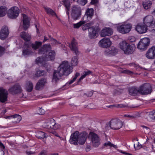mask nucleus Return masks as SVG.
I'll return each instance as SVG.
<instances>
[{
    "mask_svg": "<svg viewBox=\"0 0 155 155\" xmlns=\"http://www.w3.org/2000/svg\"><path fill=\"white\" fill-rule=\"evenodd\" d=\"M43 126L48 129H51L54 130H57L60 127V125L58 123H56L55 120L53 119L49 120L45 122Z\"/></svg>",
    "mask_w": 155,
    "mask_h": 155,
    "instance_id": "20e7f679",
    "label": "nucleus"
},
{
    "mask_svg": "<svg viewBox=\"0 0 155 155\" xmlns=\"http://www.w3.org/2000/svg\"><path fill=\"white\" fill-rule=\"evenodd\" d=\"M147 27L144 24H138L135 27L136 30L139 34H142L146 32L147 30Z\"/></svg>",
    "mask_w": 155,
    "mask_h": 155,
    "instance_id": "4be33fe9",
    "label": "nucleus"
},
{
    "mask_svg": "<svg viewBox=\"0 0 155 155\" xmlns=\"http://www.w3.org/2000/svg\"><path fill=\"white\" fill-rule=\"evenodd\" d=\"M110 128L113 130H118L123 126L122 122L119 120H112L110 121Z\"/></svg>",
    "mask_w": 155,
    "mask_h": 155,
    "instance_id": "ddd939ff",
    "label": "nucleus"
},
{
    "mask_svg": "<svg viewBox=\"0 0 155 155\" xmlns=\"http://www.w3.org/2000/svg\"><path fill=\"white\" fill-rule=\"evenodd\" d=\"M120 152L121 153H122L125 154L126 155H133L132 154H131V153H128L127 152H126L123 151H121Z\"/></svg>",
    "mask_w": 155,
    "mask_h": 155,
    "instance_id": "e2e57ef3",
    "label": "nucleus"
},
{
    "mask_svg": "<svg viewBox=\"0 0 155 155\" xmlns=\"http://www.w3.org/2000/svg\"><path fill=\"white\" fill-rule=\"evenodd\" d=\"M143 23L147 27H153L155 24L153 17L151 15L147 16L143 18Z\"/></svg>",
    "mask_w": 155,
    "mask_h": 155,
    "instance_id": "f8f14e48",
    "label": "nucleus"
},
{
    "mask_svg": "<svg viewBox=\"0 0 155 155\" xmlns=\"http://www.w3.org/2000/svg\"><path fill=\"white\" fill-rule=\"evenodd\" d=\"M121 72L123 73L127 74L129 75H132L133 74V72L127 70H124L121 71Z\"/></svg>",
    "mask_w": 155,
    "mask_h": 155,
    "instance_id": "de8ad7c7",
    "label": "nucleus"
},
{
    "mask_svg": "<svg viewBox=\"0 0 155 155\" xmlns=\"http://www.w3.org/2000/svg\"><path fill=\"white\" fill-rule=\"evenodd\" d=\"M81 8L78 5L73 6L71 8V16L74 20L78 19L81 15Z\"/></svg>",
    "mask_w": 155,
    "mask_h": 155,
    "instance_id": "423d86ee",
    "label": "nucleus"
},
{
    "mask_svg": "<svg viewBox=\"0 0 155 155\" xmlns=\"http://www.w3.org/2000/svg\"><path fill=\"white\" fill-rule=\"evenodd\" d=\"M51 47L49 44H46L43 45L42 47L38 50L39 54H45V55L51 50Z\"/></svg>",
    "mask_w": 155,
    "mask_h": 155,
    "instance_id": "393cba45",
    "label": "nucleus"
},
{
    "mask_svg": "<svg viewBox=\"0 0 155 155\" xmlns=\"http://www.w3.org/2000/svg\"><path fill=\"white\" fill-rule=\"evenodd\" d=\"M129 40L131 42H134L136 41V38L134 37H131L129 38Z\"/></svg>",
    "mask_w": 155,
    "mask_h": 155,
    "instance_id": "bf43d9fd",
    "label": "nucleus"
},
{
    "mask_svg": "<svg viewBox=\"0 0 155 155\" xmlns=\"http://www.w3.org/2000/svg\"><path fill=\"white\" fill-rule=\"evenodd\" d=\"M143 6L145 9H148L150 8L152 5L151 2L150 1L143 2Z\"/></svg>",
    "mask_w": 155,
    "mask_h": 155,
    "instance_id": "c9c22d12",
    "label": "nucleus"
},
{
    "mask_svg": "<svg viewBox=\"0 0 155 155\" xmlns=\"http://www.w3.org/2000/svg\"><path fill=\"white\" fill-rule=\"evenodd\" d=\"M94 14V10L92 8H88L86 10L85 15L83 17V19L84 20L85 18H86L87 20H85V21H86V22H87L91 19Z\"/></svg>",
    "mask_w": 155,
    "mask_h": 155,
    "instance_id": "5701e85b",
    "label": "nucleus"
},
{
    "mask_svg": "<svg viewBox=\"0 0 155 155\" xmlns=\"http://www.w3.org/2000/svg\"><path fill=\"white\" fill-rule=\"evenodd\" d=\"M87 25L89 27H90V26L92 25L93 24V22H89L88 23H87Z\"/></svg>",
    "mask_w": 155,
    "mask_h": 155,
    "instance_id": "774afa93",
    "label": "nucleus"
},
{
    "mask_svg": "<svg viewBox=\"0 0 155 155\" xmlns=\"http://www.w3.org/2000/svg\"><path fill=\"white\" fill-rule=\"evenodd\" d=\"M93 92L91 91L88 92L87 93H84V95H86L88 97H91L93 95Z\"/></svg>",
    "mask_w": 155,
    "mask_h": 155,
    "instance_id": "3c124183",
    "label": "nucleus"
},
{
    "mask_svg": "<svg viewBox=\"0 0 155 155\" xmlns=\"http://www.w3.org/2000/svg\"><path fill=\"white\" fill-rule=\"evenodd\" d=\"M104 146H105V147H107L108 146H109L110 147H115V145H114V144L111 143V142L110 141H108L107 143H105L104 144Z\"/></svg>",
    "mask_w": 155,
    "mask_h": 155,
    "instance_id": "49530a36",
    "label": "nucleus"
},
{
    "mask_svg": "<svg viewBox=\"0 0 155 155\" xmlns=\"http://www.w3.org/2000/svg\"><path fill=\"white\" fill-rule=\"evenodd\" d=\"M42 44L41 42L37 41H36L34 43L32 44L25 42L24 44V48H25L28 49L31 46L34 49L36 50Z\"/></svg>",
    "mask_w": 155,
    "mask_h": 155,
    "instance_id": "6ab92c4d",
    "label": "nucleus"
},
{
    "mask_svg": "<svg viewBox=\"0 0 155 155\" xmlns=\"http://www.w3.org/2000/svg\"><path fill=\"white\" fill-rule=\"evenodd\" d=\"M149 116H152L151 118L153 120H155V111L152 110L149 113Z\"/></svg>",
    "mask_w": 155,
    "mask_h": 155,
    "instance_id": "a18cd8bd",
    "label": "nucleus"
},
{
    "mask_svg": "<svg viewBox=\"0 0 155 155\" xmlns=\"http://www.w3.org/2000/svg\"><path fill=\"white\" fill-rule=\"evenodd\" d=\"M77 45V43L75 41L74 39L72 41L71 44L70 45V48L71 50L73 51L76 55H78L79 54Z\"/></svg>",
    "mask_w": 155,
    "mask_h": 155,
    "instance_id": "c756f323",
    "label": "nucleus"
},
{
    "mask_svg": "<svg viewBox=\"0 0 155 155\" xmlns=\"http://www.w3.org/2000/svg\"><path fill=\"white\" fill-rule=\"evenodd\" d=\"M7 11V8L5 6L0 7V17H2L5 15Z\"/></svg>",
    "mask_w": 155,
    "mask_h": 155,
    "instance_id": "72a5a7b5",
    "label": "nucleus"
},
{
    "mask_svg": "<svg viewBox=\"0 0 155 155\" xmlns=\"http://www.w3.org/2000/svg\"><path fill=\"white\" fill-rule=\"evenodd\" d=\"M78 57L75 56L72 58L71 61V64L72 66H75L78 64Z\"/></svg>",
    "mask_w": 155,
    "mask_h": 155,
    "instance_id": "a19ab883",
    "label": "nucleus"
},
{
    "mask_svg": "<svg viewBox=\"0 0 155 155\" xmlns=\"http://www.w3.org/2000/svg\"><path fill=\"white\" fill-rule=\"evenodd\" d=\"M5 51V48L4 47L0 46V56L2 55Z\"/></svg>",
    "mask_w": 155,
    "mask_h": 155,
    "instance_id": "864d4df0",
    "label": "nucleus"
},
{
    "mask_svg": "<svg viewBox=\"0 0 155 155\" xmlns=\"http://www.w3.org/2000/svg\"><path fill=\"white\" fill-rule=\"evenodd\" d=\"M129 94L132 96L136 95L137 94L139 93V89H138L136 87H130L128 90Z\"/></svg>",
    "mask_w": 155,
    "mask_h": 155,
    "instance_id": "7c9ffc66",
    "label": "nucleus"
},
{
    "mask_svg": "<svg viewBox=\"0 0 155 155\" xmlns=\"http://www.w3.org/2000/svg\"><path fill=\"white\" fill-rule=\"evenodd\" d=\"M63 2L66 8V13L68 15V18H69V12L70 4L69 0H63Z\"/></svg>",
    "mask_w": 155,
    "mask_h": 155,
    "instance_id": "2f4dec72",
    "label": "nucleus"
},
{
    "mask_svg": "<svg viewBox=\"0 0 155 155\" xmlns=\"http://www.w3.org/2000/svg\"><path fill=\"white\" fill-rule=\"evenodd\" d=\"M22 22L20 24V27L22 26L23 29L26 30L29 28L30 21L28 16L25 14H22Z\"/></svg>",
    "mask_w": 155,
    "mask_h": 155,
    "instance_id": "4468645a",
    "label": "nucleus"
},
{
    "mask_svg": "<svg viewBox=\"0 0 155 155\" xmlns=\"http://www.w3.org/2000/svg\"><path fill=\"white\" fill-rule=\"evenodd\" d=\"M90 27H88V26L87 25V24H84L82 25V28L83 30L84 31L87 29H89Z\"/></svg>",
    "mask_w": 155,
    "mask_h": 155,
    "instance_id": "8fccbe9b",
    "label": "nucleus"
},
{
    "mask_svg": "<svg viewBox=\"0 0 155 155\" xmlns=\"http://www.w3.org/2000/svg\"><path fill=\"white\" fill-rule=\"evenodd\" d=\"M47 151L45 150H42L38 155H47Z\"/></svg>",
    "mask_w": 155,
    "mask_h": 155,
    "instance_id": "4d7b16f0",
    "label": "nucleus"
},
{
    "mask_svg": "<svg viewBox=\"0 0 155 155\" xmlns=\"http://www.w3.org/2000/svg\"><path fill=\"white\" fill-rule=\"evenodd\" d=\"M89 137L93 146L95 147H98L100 144V137L97 134L93 132L90 133Z\"/></svg>",
    "mask_w": 155,
    "mask_h": 155,
    "instance_id": "6e6552de",
    "label": "nucleus"
},
{
    "mask_svg": "<svg viewBox=\"0 0 155 155\" xmlns=\"http://www.w3.org/2000/svg\"><path fill=\"white\" fill-rule=\"evenodd\" d=\"M73 68L67 61H64L60 64L57 70L53 72L52 81L56 83L63 75L68 76L72 71Z\"/></svg>",
    "mask_w": 155,
    "mask_h": 155,
    "instance_id": "f257e3e1",
    "label": "nucleus"
},
{
    "mask_svg": "<svg viewBox=\"0 0 155 155\" xmlns=\"http://www.w3.org/2000/svg\"><path fill=\"white\" fill-rule=\"evenodd\" d=\"M52 42L54 44L59 45L61 44L60 43L57 41L55 39L53 41H52Z\"/></svg>",
    "mask_w": 155,
    "mask_h": 155,
    "instance_id": "052dcab7",
    "label": "nucleus"
},
{
    "mask_svg": "<svg viewBox=\"0 0 155 155\" xmlns=\"http://www.w3.org/2000/svg\"><path fill=\"white\" fill-rule=\"evenodd\" d=\"M132 28V25L128 23L126 24H122L117 27V30L120 33L122 34L128 33Z\"/></svg>",
    "mask_w": 155,
    "mask_h": 155,
    "instance_id": "0eeeda50",
    "label": "nucleus"
},
{
    "mask_svg": "<svg viewBox=\"0 0 155 155\" xmlns=\"http://www.w3.org/2000/svg\"><path fill=\"white\" fill-rule=\"evenodd\" d=\"M55 52L51 50L45 55V58L38 57L36 59V61L38 63L42 64L44 67H46L47 64L45 63V61L51 60L54 61L55 59Z\"/></svg>",
    "mask_w": 155,
    "mask_h": 155,
    "instance_id": "7ed1b4c3",
    "label": "nucleus"
},
{
    "mask_svg": "<svg viewBox=\"0 0 155 155\" xmlns=\"http://www.w3.org/2000/svg\"><path fill=\"white\" fill-rule=\"evenodd\" d=\"M19 13V9L17 7H13L9 9L7 13L9 18L12 19H15L17 17Z\"/></svg>",
    "mask_w": 155,
    "mask_h": 155,
    "instance_id": "1a4fd4ad",
    "label": "nucleus"
},
{
    "mask_svg": "<svg viewBox=\"0 0 155 155\" xmlns=\"http://www.w3.org/2000/svg\"><path fill=\"white\" fill-rule=\"evenodd\" d=\"M31 53V51L28 49H23L22 50V54L24 56L29 55Z\"/></svg>",
    "mask_w": 155,
    "mask_h": 155,
    "instance_id": "37998d69",
    "label": "nucleus"
},
{
    "mask_svg": "<svg viewBox=\"0 0 155 155\" xmlns=\"http://www.w3.org/2000/svg\"><path fill=\"white\" fill-rule=\"evenodd\" d=\"M86 22H87L86 21H85V20H84V21H81L77 23L74 24V28H78L82 25L85 24Z\"/></svg>",
    "mask_w": 155,
    "mask_h": 155,
    "instance_id": "4c0bfd02",
    "label": "nucleus"
},
{
    "mask_svg": "<svg viewBox=\"0 0 155 155\" xmlns=\"http://www.w3.org/2000/svg\"><path fill=\"white\" fill-rule=\"evenodd\" d=\"M84 78H85L84 77V76L83 75H82L80 77V78H79V79L78 80L77 83V84L76 85L79 84V83L81 82V80Z\"/></svg>",
    "mask_w": 155,
    "mask_h": 155,
    "instance_id": "5fc2aeb1",
    "label": "nucleus"
},
{
    "mask_svg": "<svg viewBox=\"0 0 155 155\" xmlns=\"http://www.w3.org/2000/svg\"><path fill=\"white\" fill-rule=\"evenodd\" d=\"M79 135V133L78 131H76L74 133L72 134L70 137V143L71 144L75 145H77L78 142Z\"/></svg>",
    "mask_w": 155,
    "mask_h": 155,
    "instance_id": "f3484780",
    "label": "nucleus"
},
{
    "mask_svg": "<svg viewBox=\"0 0 155 155\" xmlns=\"http://www.w3.org/2000/svg\"><path fill=\"white\" fill-rule=\"evenodd\" d=\"M0 147L2 150H3L5 149V146L1 142H0Z\"/></svg>",
    "mask_w": 155,
    "mask_h": 155,
    "instance_id": "13d9d810",
    "label": "nucleus"
},
{
    "mask_svg": "<svg viewBox=\"0 0 155 155\" xmlns=\"http://www.w3.org/2000/svg\"><path fill=\"white\" fill-rule=\"evenodd\" d=\"M26 153V154L28 155H31L35 153V152L31 151H27Z\"/></svg>",
    "mask_w": 155,
    "mask_h": 155,
    "instance_id": "0e129e2a",
    "label": "nucleus"
},
{
    "mask_svg": "<svg viewBox=\"0 0 155 155\" xmlns=\"http://www.w3.org/2000/svg\"><path fill=\"white\" fill-rule=\"evenodd\" d=\"M150 43V39L149 38H145L141 39L138 43L137 45V48L140 50H145Z\"/></svg>",
    "mask_w": 155,
    "mask_h": 155,
    "instance_id": "9d476101",
    "label": "nucleus"
},
{
    "mask_svg": "<svg viewBox=\"0 0 155 155\" xmlns=\"http://www.w3.org/2000/svg\"><path fill=\"white\" fill-rule=\"evenodd\" d=\"M46 133L41 131H37L35 132V136L39 139H44L47 137Z\"/></svg>",
    "mask_w": 155,
    "mask_h": 155,
    "instance_id": "473e14b6",
    "label": "nucleus"
},
{
    "mask_svg": "<svg viewBox=\"0 0 155 155\" xmlns=\"http://www.w3.org/2000/svg\"><path fill=\"white\" fill-rule=\"evenodd\" d=\"M145 56L148 59L152 60L155 58V45L152 46L148 50Z\"/></svg>",
    "mask_w": 155,
    "mask_h": 155,
    "instance_id": "a211bd4d",
    "label": "nucleus"
},
{
    "mask_svg": "<svg viewBox=\"0 0 155 155\" xmlns=\"http://www.w3.org/2000/svg\"><path fill=\"white\" fill-rule=\"evenodd\" d=\"M87 137V134L86 132H83L79 134L78 143L80 144H84Z\"/></svg>",
    "mask_w": 155,
    "mask_h": 155,
    "instance_id": "bb28decb",
    "label": "nucleus"
},
{
    "mask_svg": "<svg viewBox=\"0 0 155 155\" xmlns=\"http://www.w3.org/2000/svg\"><path fill=\"white\" fill-rule=\"evenodd\" d=\"M26 90L28 92H30L32 90L33 84L30 81H28L27 82Z\"/></svg>",
    "mask_w": 155,
    "mask_h": 155,
    "instance_id": "f704fd0d",
    "label": "nucleus"
},
{
    "mask_svg": "<svg viewBox=\"0 0 155 155\" xmlns=\"http://www.w3.org/2000/svg\"><path fill=\"white\" fill-rule=\"evenodd\" d=\"M80 76V73L79 72H76L75 74L74 77L72 78V79H71V80L68 81V83L69 84H71L72 83H73L76 79L77 77Z\"/></svg>",
    "mask_w": 155,
    "mask_h": 155,
    "instance_id": "58836bf2",
    "label": "nucleus"
},
{
    "mask_svg": "<svg viewBox=\"0 0 155 155\" xmlns=\"http://www.w3.org/2000/svg\"><path fill=\"white\" fill-rule=\"evenodd\" d=\"M9 33L8 28L6 26H3L0 31V39L2 40H5L7 38Z\"/></svg>",
    "mask_w": 155,
    "mask_h": 155,
    "instance_id": "2eb2a0df",
    "label": "nucleus"
},
{
    "mask_svg": "<svg viewBox=\"0 0 155 155\" xmlns=\"http://www.w3.org/2000/svg\"><path fill=\"white\" fill-rule=\"evenodd\" d=\"M139 93L142 95H147L150 94L152 92L150 84L148 83H144L139 87Z\"/></svg>",
    "mask_w": 155,
    "mask_h": 155,
    "instance_id": "39448f33",
    "label": "nucleus"
},
{
    "mask_svg": "<svg viewBox=\"0 0 155 155\" xmlns=\"http://www.w3.org/2000/svg\"><path fill=\"white\" fill-rule=\"evenodd\" d=\"M8 93L7 90L2 87H0V101L5 103L8 100Z\"/></svg>",
    "mask_w": 155,
    "mask_h": 155,
    "instance_id": "dca6fc26",
    "label": "nucleus"
},
{
    "mask_svg": "<svg viewBox=\"0 0 155 155\" xmlns=\"http://www.w3.org/2000/svg\"><path fill=\"white\" fill-rule=\"evenodd\" d=\"M110 128V122L106 124V126L105 127V130L106 131L108 130Z\"/></svg>",
    "mask_w": 155,
    "mask_h": 155,
    "instance_id": "603ef678",
    "label": "nucleus"
},
{
    "mask_svg": "<svg viewBox=\"0 0 155 155\" xmlns=\"http://www.w3.org/2000/svg\"><path fill=\"white\" fill-rule=\"evenodd\" d=\"M111 42L109 38H104L101 40L99 42V45L102 48H107L109 47L111 45Z\"/></svg>",
    "mask_w": 155,
    "mask_h": 155,
    "instance_id": "aec40b11",
    "label": "nucleus"
},
{
    "mask_svg": "<svg viewBox=\"0 0 155 155\" xmlns=\"http://www.w3.org/2000/svg\"><path fill=\"white\" fill-rule=\"evenodd\" d=\"M119 45L120 48L126 54H130L133 53L135 48L134 44L129 43L125 41L120 42Z\"/></svg>",
    "mask_w": 155,
    "mask_h": 155,
    "instance_id": "f03ea898",
    "label": "nucleus"
},
{
    "mask_svg": "<svg viewBox=\"0 0 155 155\" xmlns=\"http://www.w3.org/2000/svg\"><path fill=\"white\" fill-rule=\"evenodd\" d=\"M113 32V29L110 28L105 27L101 31L100 36L101 37L110 36L111 35Z\"/></svg>",
    "mask_w": 155,
    "mask_h": 155,
    "instance_id": "a878e982",
    "label": "nucleus"
},
{
    "mask_svg": "<svg viewBox=\"0 0 155 155\" xmlns=\"http://www.w3.org/2000/svg\"><path fill=\"white\" fill-rule=\"evenodd\" d=\"M118 52V50L114 46H112L109 48L106 49L105 51V54L115 55Z\"/></svg>",
    "mask_w": 155,
    "mask_h": 155,
    "instance_id": "cd10ccee",
    "label": "nucleus"
},
{
    "mask_svg": "<svg viewBox=\"0 0 155 155\" xmlns=\"http://www.w3.org/2000/svg\"><path fill=\"white\" fill-rule=\"evenodd\" d=\"M124 117H127L129 118H130L131 119H134L135 117V116H134L131 115H128V114L125 115H124Z\"/></svg>",
    "mask_w": 155,
    "mask_h": 155,
    "instance_id": "6e6d98bb",
    "label": "nucleus"
},
{
    "mask_svg": "<svg viewBox=\"0 0 155 155\" xmlns=\"http://www.w3.org/2000/svg\"><path fill=\"white\" fill-rule=\"evenodd\" d=\"M45 9L47 14L51 15L52 16L55 15L56 16H57L56 13L52 9L48 8H45Z\"/></svg>",
    "mask_w": 155,
    "mask_h": 155,
    "instance_id": "e433bc0d",
    "label": "nucleus"
},
{
    "mask_svg": "<svg viewBox=\"0 0 155 155\" xmlns=\"http://www.w3.org/2000/svg\"><path fill=\"white\" fill-rule=\"evenodd\" d=\"M97 2V0H91V3L94 4L96 3Z\"/></svg>",
    "mask_w": 155,
    "mask_h": 155,
    "instance_id": "69168bd1",
    "label": "nucleus"
},
{
    "mask_svg": "<svg viewBox=\"0 0 155 155\" xmlns=\"http://www.w3.org/2000/svg\"><path fill=\"white\" fill-rule=\"evenodd\" d=\"M5 153L3 150H0V155H4Z\"/></svg>",
    "mask_w": 155,
    "mask_h": 155,
    "instance_id": "338daca9",
    "label": "nucleus"
},
{
    "mask_svg": "<svg viewBox=\"0 0 155 155\" xmlns=\"http://www.w3.org/2000/svg\"><path fill=\"white\" fill-rule=\"evenodd\" d=\"M8 91L10 93L14 94L20 93L22 90L19 85L15 84L10 88Z\"/></svg>",
    "mask_w": 155,
    "mask_h": 155,
    "instance_id": "b1692460",
    "label": "nucleus"
},
{
    "mask_svg": "<svg viewBox=\"0 0 155 155\" xmlns=\"http://www.w3.org/2000/svg\"><path fill=\"white\" fill-rule=\"evenodd\" d=\"M47 83V78H43L39 80L36 84L35 88L36 90H39L42 89L45 85Z\"/></svg>",
    "mask_w": 155,
    "mask_h": 155,
    "instance_id": "412c9836",
    "label": "nucleus"
},
{
    "mask_svg": "<svg viewBox=\"0 0 155 155\" xmlns=\"http://www.w3.org/2000/svg\"><path fill=\"white\" fill-rule=\"evenodd\" d=\"M45 72L43 71H38L35 74V75L37 77L43 76Z\"/></svg>",
    "mask_w": 155,
    "mask_h": 155,
    "instance_id": "79ce46f5",
    "label": "nucleus"
},
{
    "mask_svg": "<svg viewBox=\"0 0 155 155\" xmlns=\"http://www.w3.org/2000/svg\"><path fill=\"white\" fill-rule=\"evenodd\" d=\"M20 36L25 41H29L31 38L29 34L25 31L21 32L20 33Z\"/></svg>",
    "mask_w": 155,
    "mask_h": 155,
    "instance_id": "c85d7f7f",
    "label": "nucleus"
},
{
    "mask_svg": "<svg viewBox=\"0 0 155 155\" xmlns=\"http://www.w3.org/2000/svg\"><path fill=\"white\" fill-rule=\"evenodd\" d=\"M100 29L97 26H94L89 28L88 36L91 39H94L97 38Z\"/></svg>",
    "mask_w": 155,
    "mask_h": 155,
    "instance_id": "9b49d317",
    "label": "nucleus"
},
{
    "mask_svg": "<svg viewBox=\"0 0 155 155\" xmlns=\"http://www.w3.org/2000/svg\"><path fill=\"white\" fill-rule=\"evenodd\" d=\"M142 147V145L138 142L137 147L136 149L138 150Z\"/></svg>",
    "mask_w": 155,
    "mask_h": 155,
    "instance_id": "680f3d73",
    "label": "nucleus"
},
{
    "mask_svg": "<svg viewBox=\"0 0 155 155\" xmlns=\"http://www.w3.org/2000/svg\"><path fill=\"white\" fill-rule=\"evenodd\" d=\"M74 2H77L79 5L84 6L86 5L87 2V0H73Z\"/></svg>",
    "mask_w": 155,
    "mask_h": 155,
    "instance_id": "ea45409f",
    "label": "nucleus"
},
{
    "mask_svg": "<svg viewBox=\"0 0 155 155\" xmlns=\"http://www.w3.org/2000/svg\"><path fill=\"white\" fill-rule=\"evenodd\" d=\"M83 73L84 74L83 75L85 78L87 76L92 74V72L90 70H88L86 71H84Z\"/></svg>",
    "mask_w": 155,
    "mask_h": 155,
    "instance_id": "09e8293b",
    "label": "nucleus"
},
{
    "mask_svg": "<svg viewBox=\"0 0 155 155\" xmlns=\"http://www.w3.org/2000/svg\"><path fill=\"white\" fill-rule=\"evenodd\" d=\"M11 117H13V118H17V121H16V122H19L21 119V116L18 114H15L13 115H12Z\"/></svg>",
    "mask_w": 155,
    "mask_h": 155,
    "instance_id": "c03bdc74",
    "label": "nucleus"
}]
</instances>
